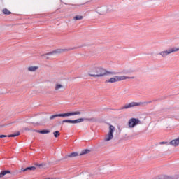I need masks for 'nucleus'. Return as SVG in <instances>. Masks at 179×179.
<instances>
[{"instance_id":"24","label":"nucleus","mask_w":179,"mask_h":179,"mask_svg":"<svg viewBox=\"0 0 179 179\" xmlns=\"http://www.w3.org/2000/svg\"><path fill=\"white\" fill-rule=\"evenodd\" d=\"M35 166H36V167H39V169H42V167H44V166H45V164H44V163H42V164L36 163Z\"/></svg>"},{"instance_id":"16","label":"nucleus","mask_w":179,"mask_h":179,"mask_svg":"<svg viewBox=\"0 0 179 179\" xmlns=\"http://www.w3.org/2000/svg\"><path fill=\"white\" fill-rule=\"evenodd\" d=\"M34 132H37L38 134H50V130H33Z\"/></svg>"},{"instance_id":"28","label":"nucleus","mask_w":179,"mask_h":179,"mask_svg":"<svg viewBox=\"0 0 179 179\" xmlns=\"http://www.w3.org/2000/svg\"><path fill=\"white\" fill-rule=\"evenodd\" d=\"M1 138H8V136H6V135H1Z\"/></svg>"},{"instance_id":"19","label":"nucleus","mask_w":179,"mask_h":179,"mask_svg":"<svg viewBox=\"0 0 179 179\" xmlns=\"http://www.w3.org/2000/svg\"><path fill=\"white\" fill-rule=\"evenodd\" d=\"M87 153H90V150L89 149L83 150L80 153V156H83V155H87Z\"/></svg>"},{"instance_id":"1","label":"nucleus","mask_w":179,"mask_h":179,"mask_svg":"<svg viewBox=\"0 0 179 179\" xmlns=\"http://www.w3.org/2000/svg\"><path fill=\"white\" fill-rule=\"evenodd\" d=\"M118 73H120L108 71L104 68L97 66H91L88 71V75L91 76V78H103V76H107V75H118Z\"/></svg>"},{"instance_id":"3","label":"nucleus","mask_w":179,"mask_h":179,"mask_svg":"<svg viewBox=\"0 0 179 179\" xmlns=\"http://www.w3.org/2000/svg\"><path fill=\"white\" fill-rule=\"evenodd\" d=\"M71 49H56L52 52H48L43 55H41L42 58H45V59H50V55H54V54H61L62 52H65V51H69Z\"/></svg>"},{"instance_id":"29","label":"nucleus","mask_w":179,"mask_h":179,"mask_svg":"<svg viewBox=\"0 0 179 179\" xmlns=\"http://www.w3.org/2000/svg\"><path fill=\"white\" fill-rule=\"evenodd\" d=\"M3 127H5V124L0 125V128H3Z\"/></svg>"},{"instance_id":"15","label":"nucleus","mask_w":179,"mask_h":179,"mask_svg":"<svg viewBox=\"0 0 179 179\" xmlns=\"http://www.w3.org/2000/svg\"><path fill=\"white\" fill-rule=\"evenodd\" d=\"M36 170V167L35 166H29V167H27L25 169L24 168H22L21 169V171H34Z\"/></svg>"},{"instance_id":"9","label":"nucleus","mask_w":179,"mask_h":179,"mask_svg":"<svg viewBox=\"0 0 179 179\" xmlns=\"http://www.w3.org/2000/svg\"><path fill=\"white\" fill-rule=\"evenodd\" d=\"M110 12H113V6H103L101 7L99 10V15H106V13H109Z\"/></svg>"},{"instance_id":"10","label":"nucleus","mask_w":179,"mask_h":179,"mask_svg":"<svg viewBox=\"0 0 179 179\" xmlns=\"http://www.w3.org/2000/svg\"><path fill=\"white\" fill-rule=\"evenodd\" d=\"M85 121V118H80L76 119L75 120H64L62 121V123L67 122V124H79L80 122H83Z\"/></svg>"},{"instance_id":"11","label":"nucleus","mask_w":179,"mask_h":179,"mask_svg":"<svg viewBox=\"0 0 179 179\" xmlns=\"http://www.w3.org/2000/svg\"><path fill=\"white\" fill-rule=\"evenodd\" d=\"M179 175H176L174 177L166 176V175H161L158 176L156 179H178Z\"/></svg>"},{"instance_id":"23","label":"nucleus","mask_w":179,"mask_h":179,"mask_svg":"<svg viewBox=\"0 0 179 179\" xmlns=\"http://www.w3.org/2000/svg\"><path fill=\"white\" fill-rule=\"evenodd\" d=\"M82 19H83V16L82 15H76L73 17V20H82Z\"/></svg>"},{"instance_id":"31","label":"nucleus","mask_w":179,"mask_h":179,"mask_svg":"<svg viewBox=\"0 0 179 179\" xmlns=\"http://www.w3.org/2000/svg\"><path fill=\"white\" fill-rule=\"evenodd\" d=\"M130 72H134V71H130Z\"/></svg>"},{"instance_id":"18","label":"nucleus","mask_w":179,"mask_h":179,"mask_svg":"<svg viewBox=\"0 0 179 179\" xmlns=\"http://www.w3.org/2000/svg\"><path fill=\"white\" fill-rule=\"evenodd\" d=\"M37 69H38V66L28 67V71H29V72H36V71H37Z\"/></svg>"},{"instance_id":"4","label":"nucleus","mask_w":179,"mask_h":179,"mask_svg":"<svg viewBox=\"0 0 179 179\" xmlns=\"http://www.w3.org/2000/svg\"><path fill=\"white\" fill-rule=\"evenodd\" d=\"M72 115H80V112L76 111V112H70V113L53 115L50 117V120H54L55 118H57V117H71Z\"/></svg>"},{"instance_id":"25","label":"nucleus","mask_w":179,"mask_h":179,"mask_svg":"<svg viewBox=\"0 0 179 179\" xmlns=\"http://www.w3.org/2000/svg\"><path fill=\"white\" fill-rule=\"evenodd\" d=\"M53 135L55 136V138H58V136H59V135H61V133H59V131H56L53 132Z\"/></svg>"},{"instance_id":"6","label":"nucleus","mask_w":179,"mask_h":179,"mask_svg":"<svg viewBox=\"0 0 179 179\" xmlns=\"http://www.w3.org/2000/svg\"><path fill=\"white\" fill-rule=\"evenodd\" d=\"M142 104H149V102H131L130 103L126 104L123 107H121L120 110H128V108H131L132 107H138V106H142Z\"/></svg>"},{"instance_id":"14","label":"nucleus","mask_w":179,"mask_h":179,"mask_svg":"<svg viewBox=\"0 0 179 179\" xmlns=\"http://www.w3.org/2000/svg\"><path fill=\"white\" fill-rule=\"evenodd\" d=\"M6 174H12V172L9 170H4L0 173V178L6 176Z\"/></svg>"},{"instance_id":"20","label":"nucleus","mask_w":179,"mask_h":179,"mask_svg":"<svg viewBox=\"0 0 179 179\" xmlns=\"http://www.w3.org/2000/svg\"><path fill=\"white\" fill-rule=\"evenodd\" d=\"M20 132L17 131L16 134H10L8 136V138H15V136H19Z\"/></svg>"},{"instance_id":"32","label":"nucleus","mask_w":179,"mask_h":179,"mask_svg":"<svg viewBox=\"0 0 179 179\" xmlns=\"http://www.w3.org/2000/svg\"><path fill=\"white\" fill-rule=\"evenodd\" d=\"M0 138H1V135H0Z\"/></svg>"},{"instance_id":"17","label":"nucleus","mask_w":179,"mask_h":179,"mask_svg":"<svg viewBox=\"0 0 179 179\" xmlns=\"http://www.w3.org/2000/svg\"><path fill=\"white\" fill-rule=\"evenodd\" d=\"M84 121H90V122H97V118H96V117L84 118Z\"/></svg>"},{"instance_id":"21","label":"nucleus","mask_w":179,"mask_h":179,"mask_svg":"<svg viewBox=\"0 0 179 179\" xmlns=\"http://www.w3.org/2000/svg\"><path fill=\"white\" fill-rule=\"evenodd\" d=\"M3 13L4 15H11L12 12L9 11V10H8L7 8H4L3 9Z\"/></svg>"},{"instance_id":"5","label":"nucleus","mask_w":179,"mask_h":179,"mask_svg":"<svg viewBox=\"0 0 179 179\" xmlns=\"http://www.w3.org/2000/svg\"><path fill=\"white\" fill-rule=\"evenodd\" d=\"M177 51H179V48H171L166 50L160 52L158 55H161L162 58H166L167 55H170V54H173V52H177Z\"/></svg>"},{"instance_id":"27","label":"nucleus","mask_w":179,"mask_h":179,"mask_svg":"<svg viewBox=\"0 0 179 179\" xmlns=\"http://www.w3.org/2000/svg\"><path fill=\"white\" fill-rule=\"evenodd\" d=\"M24 131H31V129H29V128H27V127H24Z\"/></svg>"},{"instance_id":"7","label":"nucleus","mask_w":179,"mask_h":179,"mask_svg":"<svg viewBox=\"0 0 179 179\" xmlns=\"http://www.w3.org/2000/svg\"><path fill=\"white\" fill-rule=\"evenodd\" d=\"M141 124H142V122H141L139 119L135 117L131 118L128 122L129 128H135L136 125H139Z\"/></svg>"},{"instance_id":"13","label":"nucleus","mask_w":179,"mask_h":179,"mask_svg":"<svg viewBox=\"0 0 179 179\" xmlns=\"http://www.w3.org/2000/svg\"><path fill=\"white\" fill-rule=\"evenodd\" d=\"M169 145H172V146H174L175 148L178 146L179 145V138L174 139L170 141Z\"/></svg>"},{"instance_id":"12","label":"nucleus","mask_w":179,"mask_h":179,"mask_svg":"<svg viewBox=\"0 0 179 179\" xmlns=\"http://www.w3.org/2000/svg\"><path fill=\"white\" fill-rule=\"evenodd\" d=\"M77 156H80V154L78 152H71L67 155H66L62 159V160H65V159H73V157H77Z\"/></svg>"},{"instance_id":"26","label":"nucleus","mask_w":179,"mask_h":179,"mask_svg":"<svg viewBox=\"0 0 179 179\" xmlns=\"http://www.w3.org/2000/svg\"><path fill=\"white\" fill-rule=\"evenodd\" d=\"M159 145H169V143H167L166 141H162L159 143Z\"/></svg>"},{"instance_id":"30","label":"nucleus","mask_w":179,"mask_h":179,"mask_svg":"<svg viewBox=\"0 0 179 179\" xmlns=\"http://www.w3.org/2000/svg\"><path fill=\"white\" fill-rule=\"evenodd\" d=\"M5 125V127H6V125H10V124H4Z\"/></svg>"},{"instance_id":"22","label":"nucleus","mask_w":179,"mask_h":179,"mask_svg":"<svg viewBox=\"0 0 179 179\" xmlns=\"http://www.w3.org/2000/svg\"><path fill=\"white\" fill-rule=\"evenodd\" d=\"M62 87H64V85H62L61 84H56V85L55 87V90H59V89H62Z\"/></svg>"},{"instance_id":"2","label":"nucleus","mask_w":179,"mask_h":179,"mask_svg":"<svg viewBox=\"0 0 179 179\" xmlns=\"http://www.w3.org/2000/svg\"><path fill=\"white\" fill-rule=\"evenodd\" d=\"M126 79H135V77H128L126 76H115L113 78H110L109 80L105 81V83H115V82H121V80H125Z\"/></svg>"},{"instance_id":"8","label":"nucleus","mask_w":179,"mask_h":179,"mask_svg":"<svg viewBox=\"0 0 179 179\" xmlns=\"http://www.w3.org/2000/svg\"><path fill=\"white\" fill-rule=\"evenodd\" d=\"M114 129H115V127H114L113 125H110L109 132L104 138L105 142H108V141H111V139L114 138V135H113V134H114Z\"/></svg>"}]
</instances>
